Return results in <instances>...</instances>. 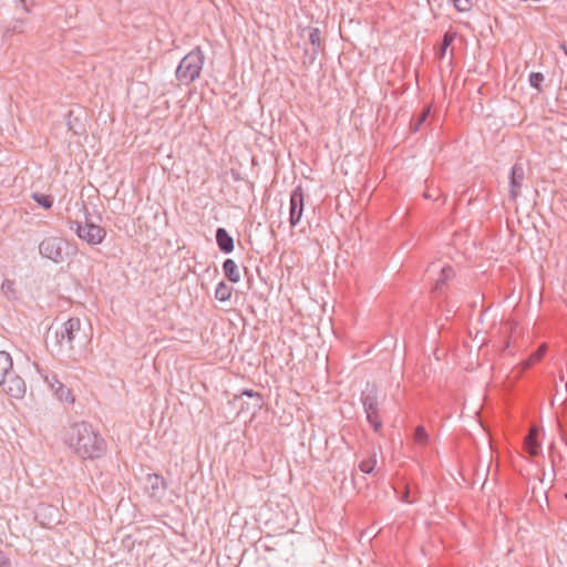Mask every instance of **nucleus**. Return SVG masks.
<instances>
[{
	"mask_svg": "<svg viewBox=\"0 0 567 567\" xmlns=\"http://www.w3.org/2000/svg\"><path fill=\"white\" fill-rule=\"evenodd\" d=\"M65 440L74 453L82 458H97L106 450L105 440L86 422L72 424Z\"/></svg>",
	"mask_w": 567,
	"mask_h": 567,
	"instance_id": "f257e3e1",
	"label": "nucleus"
},
{
	"mask_svg": "<svg viewBox=\"0 0 567 567\" xmlns=\"http://www.w3.org/2000/svg\"><path fill=\"white\" fill-rule=\"evenodd\" d=\"M205 56L199 47L187 53L176 69V79L183 84H190L199 78Z\"/></svg>",
	"mask_w": 567,
	"mask_h": 567,
	"instance_id": "f03ea898",
	"label": "nucleus"
},
{
	"mask_svg": "<svg viewBox=\"0 0 567 567\" xmlns=\"http://www.w3.org/2000/svg\"><path fill=\"white\" fill-rule=\"evenodd\" d=\"M80 332L81 320L79 318H70L55 331L53 347L58 352L73 350V343L79 339Z\"/></svg>",
	"mask_w": 567,
	"mask_h": 567,
	"instance_id": "7ed1b4c3",
	"label": "nucleus"
},
{
	"mask_svg": "<svg viewBox=\"0 0 567 567\" xmlns=\"http://www.w3.org/2000/svg\"><path fill=\"white\" fill-rule=\"evenodd\" d=\"M361 402L363 404L368 422L373 427L374 432H380L382 429V422L379 415V392L374 384H368L367 389L362 392Z\"/></svg>",
	"mask_w": 567,
	"mask_h": 567,
	"instance_id": "20e7f679",
	"label": "nucleus"
},
{
	"mask_svg": "<svg viewBox=\"0 0 567 567\" xmlns=\"http://www.w3.org/2000/svg\"><path fill=\"white\" fill-rule=\"evenodd\" d=\"M69 228L73 230L78 237L90 245H99L103 241L106 236V231L103 227L95 225L85 219V223H81L78 220H69Z\"/></svg>",
	"mask_w": 567,
	"mask_h": 567,
	"instance_id": "39448f33",
	"label": "nucleus"
},
{
	"mask_svg": "<svg viewBox=\"0 0 567 567\" xmlns=\"http://www.w3.org/2000/svg\"><path fill=\"white\" fill-rule=\"evenodd\" d=\"M65 247L66 243L63 238L50 236L39 244V252L43 258H48L55 264H60L64 260Z\"/></svg>",
	"mask_w": 567,
	"mask_h": 567,
	"instance_id": "423d86ee",
	"label": "nucleus"
},
{
	"mask_svg": "<svg viewBox=\"0 0 567 567\" xmlns=\"http://www.w3.org/2000/svg\"><path fill=\"white\" fill-rule=\"evenodd\" d=\"M0 389L9 396L21 399L25 394L27 385L24 380L12 370L0 380Z\"/></svg>",
	"mask_w": 567,
	"mask_h": 567,
	"instance_id": "0eeeda50",
	"label": "nucleus"
},
{
	"mask_svg": "<svg viewBox=\"0 0 567 567\" xmlns=\"http://www.w3.org/2000/svg\"><path fill=\"white\" fill-rule=\"evenodd\" d=\"M38 371L41 373L44 382L49 385V388L53 391L54 395L62 402H74V396L69 388H66L54 373H43L40 369Z\"/></svg>",
	"mask_w": 567,
	"mask_h": 567,
	"instance_id": "6e6552de",
	"label": "nucleus"
},
{
	"mask_svg": "<svg viewBox=\"0 0 567 567\" xmlns=\"http://www.w3.org/2000/svg\"><path fill=\"white\" fill-rule=\"evenodd\" d=\"M305 206V197L301 186H297L290 195L289 223L296 227L301 219Z\"/></svg>",
	"mask_w": 567,
	"mask_h": 567,
	"instance_id": "1a4fd4ad",
	"label": "nucleus"
},
{
	"mask_svg": "<svg viewBox=\"0 0 567 567\" xmlns=\"http://www.w3.org/2000/svg\"><path fill=\"white\" fill-rule=\"evenodd\" d=\"M525 179V171L524 167L516 163L511 171L509 176V197L513 200H516V198L519 196L520 187L523 185V182Z\"/></svg>",
	"mask_w": 567,
	"mask_h": 567,
	"instance_id": "9d476101",
	"label": "nucleus"
},
{
	"mask_svg": "<svg viewBox=\"0 0 567 567\" xmlns=\"http://www.w3.org/2000/svg\"><path fill=\"white\" fill-rule=\"evenodd\" d=\"M244 395H246L249 399V402H245L246 408L243 404L240 410L250 412L251 415H255L262 408L264 404L261 394L258 392H254L252 390H245L241 392L240 395L236 398L241 399Z\"/></svg>",
	"mask_w": 567,
	"mask_h": 567,
	"instance_id": "9b49d317",
	"label": "nucleus"
},
{
	"mask_svg": "<svg viewBox=\"0 0 567 567\" xmlns=\"http://www.w3.org/2000/svg\"><path fill=\"white\" fill-rule=\"evenodd\" d=\"M538 436L539 430L536 426H532L528 435L525 437V449L530 456H537L540 452Z\"/></svg>",
	"mask_w": 567,
	"mask_h": 567,
	"instance_id": "f8f14e48",
	"label": "nucleus"
},
{
	"mask_svg": "<svg viewBox=\"0 0 567 567\" xmlns=\"http://www.w3.org/2000/svg\"><path fill=\"white\" fill-rule=\"evenodd\" d=\"M216 241L219 247V249L223 252H231L234 250V239L233 237L227 233L225 228H217L216 230Z\"/></svg>",
	"mask_w": 567,
	"mask_h": 567,
	"instance_id": "ddd939ff",
	"label": "nucleus"
},
{
	"mask_svg": "<svg viewBox=\"0 0 567 567\" xmlns=\"http://www.w3.org/2000/svg\"><path fill=\"white\" fill-rule=\"evenodd\" d=\"M455 276V271L451 266H444L440 270V276L435 280L434 290L436 292H441L443 287L446 285L449 280H451Z\"/></svg>",
	"mask_w": 567,
	"mask_h": 567,
	"instance_id": "4468645a",
	"label": "nucleus"
},
{
	"mask_svg": "<svg viewBox=\"0 0 567 567\" xmlns=\"http://www.w3.org/2000/svg\"><path fill=\"white\" fill-rule=\"evenodd\" d=\"M303 33H307L309 42L312 45V52L313 54H317L322 49L320 30L318 28L307 27L303 29Z\"/></svg>",
	"mask_w": 567,
	"mask_h": 567,
	"instance_id": "2eb2a0df",
	"label": "nucleus"
},
{
	"mask_svg": "<svg viewBox=\"0 0 567 567\" xmlns=\"http://www.w3.org/2000/svg\"><path fill=\"white\" fill-rule=\"evenodd\" d=\"M223 270L227 279L231 282H238L240 280V275L238 271V267L233 259H226L223 264Z\"/></svg>",
	"mask_w": 567,
	"mask_h": 567,
	"instance_id": "dca6fc26",
	"label": "nucleus"
},
{
	"mask_svg": "<svg viewBox=\"0 0 567 567\" xmlns=\"http://www.w3.org/2000/svg\"><path fill=\"white\" fill-rule=\"evenodd\" d=\"M12 370V359L10 354L6 351H0V380Z\"/></svg>",
	"mask_w": 567,
	"mask_h": 567,
	"instance_id": "f3484780",
	"label": "nucleus"
},
{
	"mask_svg": "<svg viewBox=\"0 0 567 567\" xmlns=\"http://www.w3.org/2000/svg\"><path fill=\"white\" fill-rule=\"evenodd\" d=\"M148 483L152 489V495L155 496L157 491L166 488V483L163 476L158 474L148 475Z\"/></svg>",
	"mask_w": 567,
	"mask_h": 567,
	"instance_id": "a211bd4d",
	"label": "nucleus"
},
{
	"mask_svg": "<svg viewBox=\"0 0 567 567\" xmlns=\"http://www.w3.org/2000/svg\"><path fill=\"white\" fill-rule=\"evenodd\" d=\"M231 297V288L224 281L219 282L215 290V298L219 301H227Z\"/></svg>",
	"mask_w": 567,
	"mask_h": 567,
	"instance_id": "6ab92c4d",
	"label": "nucleus"
},
{
	"mask_svg": "<svg viewBox=\"0 0 567 567\" xmlns=\"http://www.w3.org/2000/svg\"><path fill=\"white\" fill-rule=\"evenodd\" d=\"M375 465H377V454L373 453L368 458H364L359 463V468L362 473L371 474V473H373Z\"/></svg>",
	"mask_w": 567,
	"mask_h": 567,
	"instance_id": "aec40b11",
	"label": "nucleus"
},
{
	"mask_svg": "<svg viewBox=\"0 0 567 567\" xmlns=\"http://www.w3.org/2000/svg\"><path fill=\"white\" fill-rule=\"evenodd\" d=\"M455 34L446 32L443 37V40L440 45V50L437 52V59L442 60L446 53L447 48L452 44L454 41Z\"/></svg>",
	"mask_w": 567,
	"mask_h": 567,
	"instance_id": "412c9836",
	"label": "nucleus"
},
{
	"mask_svg": "<svg viewBox=\"0 0 567 567\" xmlns=\"http://www.w3.org/2000/svg\"><path fill=\"white\" fill-rule=\"evenodd\" d=\"M429 434L424 426L419 425L414 431V442L419 445H426L429 443Z\"/></svg>",
	"mask_w": 567,
	"mask_h": 567,
	"instance_id": "4be33fe9",
	"label": "nucleus"
},
{
	"mask_svg": "<svg viewBox=\"0 0 567 567\" xmlns=\"http://www.w3.org/2000/svg\"><path fill=\"white\" fill-rule=\"evenodd\" d=\"M32 198L42 207L49 209L53 205V198L50 195H44L41 193H34Z\"/></svg>",
	"mask_w": 567,
	"mask_h": 567,
	"instance_id": "5701e85b",
	"label": "nucleus"
},
{
	"mask_svg": "<svg viewBox=\"0 0 567 567\" xmlns=\"http://www.w3.org/2000/svg\"><path fill=\"white\" fill-rule=\"evenodd\" d=\"M24 25L25 20L24 19H17L12 23L11 27H8L4 31V35L12 34V33H23L24 32Z\"/></svg>",
	"mask_w": 567,
	"mask_h": 567,
	"instance_id": "b1692460",
	"label": "nucleus"
},
{
	"mask_svg": "<svg viewBox=\"0 0 567 567\" xmlns=\"http://www.w3.org/2000/svg\"><path fill=\"white\" fill-rule=\"evenodd\" d=\"M430 112H431V109L430 106L425 107L421 113L420 115L417 116V118L415 120V122H413L411 124L413 131H419L422 126V124L426 121L427 116L430 115Z\"/></svg>",
	"mask_w": 567,
	"mask_h": 567,
	"instance_id": "393cba45",
	"label": "nucleus"
},
{
	"mask_svg": "<svg viewBox=\"0 0 567 567\" xmlns=\"http://www.w3.org/2000/svg\"><path fill=\"white\" fill-rule=\"evenodd\" d=\"M544 74L543 73H539V72H532L529 74V84L530 86L537 89L538 91H540V85H542V82L544 81Z\"/></svg>",
	"mask_w": 567,
	"mask_h": 567,
	"instance_id": "a878e982",
	"label": "nucleus"
},
{
	"mask_svg": "<svg viewBox=\"0 0 567 567\" xmlns=\"http://www.w3.org/2000/svg\"><path fill=\"white\" fill-rule=\"evenodd\" d=\"M453 3L454 7L461 12L470 11L473 7V0H453Z\"/></svg>",
	"mask_w": 567,
	"mask_h": 567,
	"instance_id": "bb28decb",
	"label": "nucleus"
},
{
	"mask_svg": "<svg viewBox=\"0 0 567 567\" xmlns=\"http://www.w3.org/2000/svg\"><path fill=\"white\" fill-rule=\"evenodd\" d=\"M546 352V344H542L534 353L530 354L529 358H532L535 363L540 361Z\"/></svg>",
	"mask_w": 567,
	"mask_h": 567,
	"instance_id": "cd10ccee",
	"label": "nucleus"
},
{
	"mask_svg": "<svg viewBox=\"0 0 567 567\" xmlns=\"http://www.w3.org/2000/svg\"><path fill=\"white\" fill-rule=\"evenodd\" d=\"M440 195L441 193L439 189H432L430 186H427V189L423 194L426 199H437Z\"/></svg>",
	"mask_w": 567,
	"mask_h": 567,
	"instance_id": "c85d7f7f",
	"label": "nucleus"
},
{
	"mask_svg": "<svg viewBox=\"0 0 567 567\" xmlns=\"http://www.w3.org/2000/svg\"><path fill=\"white\" fill-rule=\"evenodd\" d=\"M13 285L14 284L11 280H4L1 285V289L7 296H9V293L13 292Z\"/></svg>",
	"mask_w": 567,
	"mask_h": 567,
	"instance_id": "c756f323",
	"label": "nucleus"
},
{
	"mask_svg": "<svg viewBox=\"0 0 567 567\" xmlns=\"http://www.w3.org/2000/svg\"><path fill=\"white\" fill-rule=\"evenodd\" d=\"M0 567H11L10 559L2 550H0Z\"/></svg>",
	"mask_w": 567,
	"mask_h": 567,
	"instance_id": "7c9ffc66",
	"label": "nucleus"
},
{
	"mask_svg": "<svg viewBox=\"0 0 567 567\" xmlns=\"http://www.w3.org/2000/svg\"><path fill=\"white\" fill-rule=\"evenodd\" d=\"M534 364H535V361L532 358H528L522 362V368H523V370H527L530 367H533Z\"/></svg>",
	"mask_w": 567,
	"mask_h": 567,
	"instance_id": "2f4dec72",
	"label": "nucleus"
},
{
	"mask_svg": "<svg viewBox=\"0 0 567 567\" xmlns=\"http://www.w3.org/2000/svg\"><path fill=\"white\" fill-rule=\"evenodd\" d=\"M409 494H410V492H409V488L406 487L405 493L402 496V501L406 502V503H413V501L409 498Z\"/></svg>",
	"mask_w": 567,
	"mask_h": 567,
	"instance_id": "473e14b6",
	"label": "nucleus"
},
{
	"mask_svg": "<svg viewBox=\"0 0 567 567\" xmlns=\"http://www.w3.org/2000/svg\"><path fill=\"white\" fill-rule=\"evenodd\" d=\"M24 7H25V11H29V8H28V3H32L33 0H20Z\"/></svg>",
	"mask_w": 567,
	"mask_h": 567,
	"instance_id": "72a5a7b5",
	"label": "nucleus"
},
{
	"mask_svg": "<svg viewBox=\"0 0 567 567\" xmlns=\"http://www.w3.org/2000/svg\"><path fill=\"white\" fill-rule=\"evenodd\" d=\"M560 48L564 50L565 54L567 55V47L563 43Z\"/></svg>",
	"mask_w": 567,
	"mask_h": 567,
	"instance_id": "f704fd0d",
	"label": "nucleus"
}]
</instances>
